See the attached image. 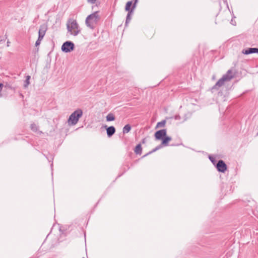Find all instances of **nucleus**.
Listing matches in <instances>:
<instances>
[{
    "mask_svg": "<svg viewBox=\"0 0 258 258\" xmlns=\"http://www.w3.org/2000/svg\"><path fill=\"white\" fill-rule=\"evenodd\" d=\"M67 28L68 32L73 36L78 35L81 32L79 24L74 19H69L67 23Z\"/></svg>",
    "mask_w": 258,
    "mask_h": 258,
    "instance_id": "1",
    "label": "nucleus"
},
{
    "mask_svg": "<svg viewBox=\"0 0 258 258\" xmlns=\"http://www.w3.org/2000/svg\"><path fill=\"white\" fill-rule=\"evenodd\" d=\"M100 20L98 12H95L89 15L86 19L85 23L87 27L91 29H94L97 26Z\"/></svg>",
    "mask_w": 258,
    "mask_h": 258,
    "instance_id": "2",
    "label": "nucleus"
},
{
    "mask_svg": "<svg viewBox=\"0 0 258 258\" xmlns=\"http://www.w3.org/2000/svg\"><path fill=\"white\" fill-rule=\"evenodd\" d=\"M83 112L81 109H77L70 116L68 119L69 125H75L78 121L79 118L82 116Z\"/></svg>",
    "mask_w": 258,
    "mask_h": 258,
    "instance_id": "3",
    "label": "nucleus"
},
{
    "mask_svg": "<svg viewBox=\"0 0 258 258\" xmlns=\"http://www.w3.org/2000/svg\"><path fill=\"white\" fill-rule=\"evenodd\" d=\"M74 48V44L70 41L64 42L61 46V50L65 52H69L72 51Z\"/></svg>",
    "mask_w": 258,
    "mask_h": 258,
    "instance_id": "4",
    "label": "nucleus"
},
{
    "mask_svg": "<svg viewBox=\"0 0 258 258\" xmlns=\"http://www.w3.org/2000/svg\"><path fill=\"white\" fill-rule=\"evenodd\" d=\"M167 134L166 130L163 129L159 130L155 133V138L156 140H162Z\"/></svg>",
    "mask_w": 258,
    "mask_h": 258,
    "instance_id": "5",
    "label": "nucleus"
},
{
    "mask_svg": "<svg viewBox=\"0 0 258 258\" xmlns=\"http://www.w3.org/2000/svg\"><path fill=\"white\" fill-rule=\"evenodd\" d=\"M226 82V75H223L221 79H220L216 84L213 86V89H218L222 86L224 85Z\"/></svg>",
    "mask_w": 258,
    "mask_h": 258,
    "instance_id": "6",
    "label": "nucleus"
},
{
    "mask_svg": "<svg viewBox=\"0 0 258 258\" xmlns=\"http://www.w3.org/2000/svg\"><path fill=\"white\" fill-rule=\"evenodd\" d=\"M47 29V27L46 25H41L40 27V29L39 30L38 38H40V39H43L44 36L45 35V33L46 32Z\"/></svg>",
    "mask_w": 258,
    "mask_h": 258,
    "instance_id": "7",
    "label": "nucleus"
},
{
    "mask_svg": "<svg viewBox=\"0 0 258 258\" xmlns=\"http://www.w3.org/2000/svg\"><path fill=\"white\" fill-rule=\"evenodd\" d=\"M216 168L219 171L224 172L226 170V164L222 160H220L216 164Z\"/></svg>",
    "mask_w": 258,
    "mask_h": 258,
    "instance_id": "8",
    "label": "nucleus"
},
{
    "mask_svg": "<svg viewBox=\"0 0 258 258\" xmlns=\"http://www.w3.org/2000/svg\"><path fill=\"white\" fill-rule=\"evenodd\" d=\"M137 2H138V0H135V2H134V5L133 6V8L131 9V7L132 5L133 2H132V1L127 2V3L126 4L125 7V11L127 12H129L130 11H133L134 9H135V8L136 7V3Z\"/></svg>",
    "mask_w": 258,
    "mask_h": 258,
    "instance_id": "9",
    "label": "nucleus"
},
{
    "mask_svg": "<svg viewBox=\"0 0 258 258\" xmlns=\"http://www.w3.org/2000/svg\"><path fill=\"white\" fill-rule=\"evenodd\" d=\"M242 53L244 54H249L253 53H258V48H249L247 49H243L242 51Z\"/></svg>",
    "mask_w": 258,
    "mask_h": 258,
    "instance_id": "10",
    "label": "nucleus"
},
{
    "mask_svg": "<svg viewBox=\"0 0 258 258\" xmlns=\"http://www.w3.org/2000/svg\"><path fill=\"white\" fill-rule=\"evenodd\" d=\"M236 72L235 69L229 70L227 72V81L232 79L236 75Z\"/></svg>",
    "mask_w": 258,
    "mask_h": 258,
    "instance_id": "11",
    "label": "nucleus"
},
{
    "mask_svg": "<svg viewBox=\"0 0 258 258\" xmlns=\"http://www.w3.org/2000/svg\"><path fill=\"white\" fill-rule=\"evenodd\" d=\"M172 139L171 137L167 136H165L164 138L162 140L161 145L162 146H167L169 144V142L171 141Z\"/></svg>",
    "mask_w": 258,
    "mask_h": 258,
    "instance_id": "12",
    "label": "nucleus"
},
{
    "mask_svg": "<svg viewBox=\"0 0 258 258\" xmlns=\"http://www.w3.org/2000/svg\"><path fill=\"white\" fill-rule=\"evenodd\" d=\"M115 132V129L114 126H109L107 128V134L108 137L112 136Z\"/></svg>",
    "mask_w": 258,
    "mask_h": 258,
    "instance_id": "13",
    "label": "nucleus"
},
{
    "mask_svg": "<svg viewBox=\"0 0 258 258\" xmlns=\"http://www.w3.org/2000/svg\"><path fill=\"white\" fill-rule=\"evenodd\" d=\"M30 127H31V130L35 133H36L39 134H40L42 133V132L39 131L38 130V126L35 123L31 124Z\"/></svg>",
    "mask_w": 258,
    "mask_h": 258,
    "instance_id": "14",
    "label": "nucleus"
},
{
    "mask_svg": "<svg viewBox=\"0 0 258 258\" xmlns=\"http://www.w3.org/2000/svg\"><path fill=\"white\" fill-rule=\"evenodd\" d=\"M142 148L140 144H138L135 148V152L137 154L141 155L142 153Z\"/></svg>",
    "mask_w": 258,
    "mask_h": 258,
    "instance_id": "15",
    "label": "nucleus"
},
{
    "mask_svg": "<svg viewBox=\"0 0 258 258\" xmlns=\"http://www.w3.org/2000/svg\"><path fill=\"white\" fill-rule=\"evenodd\" d=\"M131 130V125L128 124H126L123 128V133L127 134L130 132Z\"/></svg>",
    "mask_w": 258,
    "mask_h": 258,
    "instance_id": "16",
    "label": "nucleus"
},
{
    "mask_svg": "<svg viewBox=\"0 0 258 258\" xmlns=\"http://www.w3.org/2000/svg\"><path fill=\"white\" fill-rule=\"evenodd\" d=\"M128 12V13H127V15L126 16V22H125L126 24L130 22V21L131 20L132 15L133 13V11H130L129 12Z\"/></svg>",
    "mask_w": 258,
    "mask_h": 258,
    "instance_id": "17",
    "label": "nucleus"
},
{
    "mask_svg": "<svg viewBox=\"0 0 258 258\" xmlns=\"http://www.w3.org/2000/svg\"><path fill=\"white\" fill-rule=\"evenodd\" d=\"M115 119V116L112 113H109L106 116V120L108 121H113Z\"/></svg>",
    "mask_w": 258,
    "mask_h": 258,
    "instance_id": "18",
    "label": "nucleus"
},
{
    "mask_svg": "<svg viewBox=\"0 0 258 258\" xmlns=\"http://www.w3.org/2000/svg\"><path fill=\"white\" fill-rule=\"evenodd\" d=\"M166 121L165 120H162L160 122H159L157 123L156 128H159L161 127H164L165 125Z\"/></svg>",
    "mask_w": 258,
    "mask_h": 258,
    "instance_id": "19",
    "label": "nucleus"
},
{
    "mask_svg": "<svg viewBox=\"0 0 258 258\" xmlns=\"http://www.w3.org/2000/svg\"><path fill=\"white\" fill-rule=\"evenodd\" d=\"M30 76H27L26 77V80L25 81V84L24 85V87L25 88L27 87L29 84H30Z\"/></svg>",
    "mask_w": 258,
    "mask_h": 258,
    "instance_id": "20",
    "label": "nucleus"
},
{
    "mask_svg": "<svg viewBox=\"0 0 258 258\" xmlns=\"http://www.w3.org/2000/svg\"><path fill=\"white\" fill-rule=\"evenodd\" d=\"M209 159L210 161L213 163L214 165H215L216 163V158L212 156H209Z\"/></svg>",
    "mask_w": 258,
    "mask_h": 258,
    "instance_id": "21",
    "label": "nucleus"
},
{
    "mask_svg": "<svg viewBox=\"0 0 258 258\" xmlns=\"http://www.w3.org/2000/svg\"><path fill=\"white\" fill-rule=\"evenodd\" d=\"M42 39H40V38H38V39L35 43V45L36 46H39L40 44L41 41H42Z\"/></svg>",
    "mask_w": 258,
    "mask_h": 258,
    "instance_id": "22",
    "label": "nucleus"
},
{
    "mask_svg": "<svg viewBox=\"0 0 258 258\" xmlns=\"http://www.w3.org/2000/svg\"><path fill=\"white\" fill-rule=\"evenodd\" d=\"M230 23L233 26H235L236 24V21L233 19L231 20Z\"/></svg>",
    "mask_w": 258,
    "mask_h": 258,
    "instance_id": "23",
    "label": "nucleus"
},
{
    "mask_svg": "<svg viewBox=\"0 0 258 258\" xmlns=\"http://www.w3.org/2000/svg\"><path fill=\"white\" fill-rule=\"evenodd\" d=\"M89 3L95 4L97 0H87Z\"/></svg>",
    "mask_w": 258,
    "mask_h": 258,
    "instance_id": "24",
    "label": "nucleus"
},
{
    "mask_svg": "<svg viewBox=\"0 0 258 258\" xmlns=\"http://www.w3.org/2000/svg\"><path fill=\"white\" fill-rule=\"evenodd\" d=\"M158 148H156V149H154L153 151L151 152L150 153H152V152L155 151Z\"/></svg>",
    "mask_w": 258,
    "mask_h": 258,
    "instance_id": "25",
    "label": "nucleus"
}]
</instances>
